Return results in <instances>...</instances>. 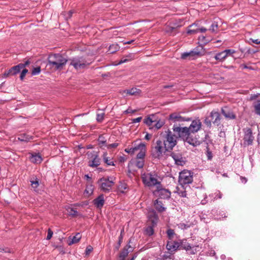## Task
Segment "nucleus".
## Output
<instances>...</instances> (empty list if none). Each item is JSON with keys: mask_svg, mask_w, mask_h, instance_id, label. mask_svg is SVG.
Masks as SVG:
<instances>
[{"mask_svg": "<svg viewBox=\"0 0 260 260\" xmlns=\"http://www.w3.org/2000/svg\"><path fill=\"white\" fill-rule=\"evenodd\" d=\"M124 92L126 94L134 95L140 94L141 93V90L140 89L136 88H132L130 89L125 90Z\"/></svg>", "mask_w": 260, "mask_h": 260, "instance_id": "obj_27", "label": "nucleus"}, {"mask_svg": "<svg viewBox=\"0 0 260 260\" xmlns=\"http://www.w3.org/2000/svg\"><path fill=\"white\" fill-rule=\"evenodd\" d=\"M163 125H164L163 122L160 121V120H159V121L155 120V122H154V124H153V128H154L155 131L158 130L159 128L161 127Z\"/></svg>", "mask_w": 260, "mask_h": 260, "instance_id": "obj_39", "label": "nucleus"}, {"mask_svg": "<svg viewBox=\"0 0 260 260\" xmlns=\"http://www.w3.org/2000/svg\"><path fill=\"white\" fill-rule=\"evenodd\" d=\"M151 135L147 133L145 136V139L147 140H149L151 139Z\"/></svg>", "mask_w": 260, "mask_h": 260, "instance_id": "obj_62", "label": "nucleus"}, {"mask_svg": "<svg viewBox=\"0 0 260 260\" xmlns=\"http://www.w3.org/2000/svg\"><path fill=\"white\" fill-rule=\"evenodd\" d=\"M181 58L182 59H188L189 60L194 59L196 58L192 50L188 52H186L182 53Z\"/></svg>", "mask_w": 260, "mask_h": 260, "instance_id": "obj_26", "label": "nucleus"}, {"mask_svg": "<svg viewBox=\"0 0 260 260\" xmlns=\"http://www.w3.org/2000/svg\"><path fill=\"white\" fill-rule=\"evenodd\" d=\"M154 206L155 209L160 213L163 212L166 210V208L161 201L158 199L156 200L154 202Z\"/></svg>", "mask_w": 260, "mask_h": 260, "instance_id": "obj_22", "label": "nucleus"}, {"mask_svg": "<svg viewBox=\"0 0 260 260\" xmlns=\"http://www.w3.org/2000/svg\"><path fill=\"white\" fill-rule=\"evenodd\" d=\"M156 191L157 192L158 196L160 199H168L170 198L171 191L168 189L161 188V185L157 186Z\"/></svg>", "mask_w": 260, "mask_h": 260, "instance_id": "obj_18", "label": "nucleus"}, {"mask_svg": "<svg viewBox=\"0 0 260 260\" xmlns=\"http://www.w3.org/2000/svg\"><path fill=\"white\" fill-rule=\"evenodd\" d=\"M53 234V231L50 229H49L47 232V236L46 239L48 240H50L52 238Z\"/></svg>", "mask_w": 260, "mask_h": 260, "instance_id": "obj_51", "label": "nucleus"}, {"mask_svg": "<svg viewBox=\"0 0 260 260\" xmlns=\"http://www.w3.org/2000/svg\"><path fill=\"white\" fill-rule=\"evenodd\" d=\"M240 179H241V182L244 184L246 183L247 181V178L241 176Z\"/></svg>", "mask_w": 260, "mask_h": 260, "instance_id": "obj_60", "label": "nucleus"}, {"mask_svg": "<svg viewBox=\"0 0 260 260\" xmlns=\"http://www.w3.org/2000/svg\"><path fill=\"white\" fill-rule=\"evenodd\" d=\"M41 72V67H38L33 69L31 72L32 75L39 74Z\"/></svg>", "mask_w": 260, "mask_h": 260, "instance_id": "obj_47", "label": "nucleus"}, {"mask_svg": "<svg viewBox=\"0 0 260 260\" xmlns=\"http://www.w3.org/2000/svg\"><path fill=\"white\" fill-rule=\"evenodd\" d=\"M166 248L171 252L175 251L177 249H179V242L175 241H168Z\"/></svg>", "mask_w": 260, "mask_h": 260, "instance_id": "obj_19", "label": "nucleus"}, {"mask_svg": "<svg viewBox=\"0 0 260 260\" xmlns=\"http://www.w3.org/2000/svg\"><path fill=\"white\" fill-rule=\"evenodd\" d=\"M123 234H124V229H123L120 232V235L119 236L118 238V241L117 242V245L115 246V249L116 250H118L120 247V245L122 242L123 240Z\"/></svg>", "mask_w": 260, "mask_h": 260, "instance_id": "obj_36", "label": "nucleus"}, {"mask_svg": "<svg viewBox=\"0 0 260 260\" xmlns=\"http://www.w3.org/2000/svg\"><path fill=\"white\" fill-rule=\"evenodd\" d=\"M127 188V184L124 182H119V183L118 186V190L121 192L124 193V190Z\"/></svg>", "mask_w": 260, "mask_h": 260, "instance_id": "obj_37", "label": "nucleus"}, {"mask_svg": "<svg viewBox=\"0 0 260 260\" xmlns=\"http://www.w3.org/2000/svg\"><path fill=\"white\" fill-rule=\"evenodd\" d=\"M138 160L136 161V166L139 168L141 169L143 167L144 165V158H137Z\"/></svg>", "mask_w": 260, "mask_h": 260, "instance_id": "obj_44", "label": "nucleus"}, {"mask_svg": "<svg viewBox=\"0 0 260 260\" xmlns=\"http://www.w3.org/2000/svg\"><path fill=\"white\" fill-rule=\"evenodd\" d=\"M68 61V59L59 53L49 54L48 57V64L51 68L56 70L62 69Z\"/></svg>", "mask_w": 260, "mask_h": 260, "instance_id": "obj_4", "label": "nucleus"}, {"mask_svg": "<svg viewBox=\"0 0 260 260\" xmlns=\"http://www.w3.org/2000/svg\"><path fill=\"white\" fill-rule=\"evenodd\" d=\"M244 133L243 143L244 147L251 146L253 144L254 137L253 136L252 129L250 127H246L243 129Z\"/></svg>", "mask_w": 260, "mask_h": 260, "instance_id": "obj_10", "label": "nucleus"}, {"mask_svg": "<svg viewBox=\"0 0 260 260\" xmlns=\"http://www.w3.org/2000/svg\"><path fill=\"white\" fill-rule=\"evenodd\" d=\"M135 112H136V110H133L132 109H127L126 111H125V113H135Z\"/></svg>", "mask_w": 260, "mask_h": 260, "instance_id": "obj_57", "label": "nucleus"}, {"mask_svg": "<svg viewBox=\"0 0 260 260\" xmlns=\"http://www.w3.org/2000/svg\"><path fill=\"white\" fill-rule=\"evenodd\" d=\"M191 124L188 127L191 133L193 136H196V133L201 129L202 122L199 118H197L193 120H191Z\"/></svg>", "mask_w": 260, "mask_h": 260, "instance_id": "obj_15", "label": "nucleus"}, {"mask_svg": "<svg viewBox=\"0 0 260 260\" xmlns=\"http://www.w3.org/2000/svg\"><path fill=\"white\" fill-rule=\"evenodd\" d=\"M254 109L255 114L260 116V100H258L257 104L254 105Z\"/></svg>", "mask_w": 260, "mask_h": 260, "instance_id": "obj_41", "label": "nucleus"}, {"mask_svg": "<svg viewBox=\"0 0 260 260\" xmlns=\"http://www.w3.org/2000/svg\"><path fill=\"white\" fill-rule=\"evenodd\" d=\"M93 250V248L91 246L86 247L85 252L86 254H89Z\"/></svg>", "mask_w": 260, "mask_h": 260, "instance_id": "obj_54", "label": "nucleus"}, {"mask_svg": "<svg viewBox=\"0 0 260 260\" xmlns=\"http://www.w3.org/2000/svg\"><path fill=\"white\" fill-rule=\"evenodd\" d=\"M27 72H28L27 69H24V68L23 69V70L21 73L20 76V78L21 80H23V79H24V77L25 76V75L27 73Z\"/></svg>", "mask_w": 260, "mask_h": 260, "instance_id": "obj_49", "label": "nucleus"}, {"mask_svg": "<svg viewBox=\"0 0 260 260\" xmlns=\"http://www.w3.org/2000/svg\"><path fill=\"white\" fill-rule=\"evenodd\" d=\"M151 116L153 117L154 115H152ZM144 122L145 123L150 126V129H153V124L155 122V120L152 119V118L151 117V116H149L145 118Z\"/></svg>", "mask_w": 260, "mask_h": 260, "instance_id": "obj_30", "label": "nucleus"}, {"mask_svg": "<svg viewBox=\"0 0 260 260\" xmlns=\"http://www.w3.org/2000/svg\"><path fill=\"white\" fill-rule=\"evenodd\" d=\"M157 177V175L154 173H144L141 176L143 184L148 187L161 185L160 182L158 181Z\"/></svg>", "mask_w": 260, "mask_h": 260, "instance_id": "obj_8", "label": "nucleus"}, {"mask_svg": "<svg viewBox=\"0 0 260 260\" xmlns=\"http://www.w3.org/2000/svg\"><path fill=\"white\" fill-rule=\"evenodd\" d=\"M119 145V143H114L113 144L107 145L106 147L108 149L114 148L117 147Z\"/></svg>", "mask_w": 260, "mask_h": 260, "instance_id": "obj_52", "label": "nucleus"}, {"mask_svg": "<svg viewBox=\"0 0 260 260\" xmlns=\"http://www.w3.org/2000/svg\"><path fill=\"white\" fill-rule=\"evenodd\" d=\"M18 139L21 142H28L32 139V137L27 135L26 134H22L20 135Z\"/></svg>", "mask_w": 260, "mask_h": 260, "instance_id": "obj_29", "label": "nucleus"}, {"mask_svg": "<svg viewBox=\"0 0 260 260\" xmlns=\"http://www.w3.org/2000/svg\"><path fill=\"white\" fill-rule=\"evenodd\" d=\"M240 67V68H241L243 69H252L251 67H248L245 64H241Z\"/></svg>", "mask_w": 260, "mask_h": 260, "instance_id": "obj_58", "label": "nucleus"}, {"mask_svg": "<svg viewBox=\"0 0 260 260\" xmlns=\"http://www.w3.org/2000/svg\"><path fill=\"white\" fill-rule=\"evenodd\" d=\"M124 151L128 154H130L131 155H133L134 154L132 148H126L125 149Z\"/></svg>", "mask_w": 260, "mask_h": 260, "instance_id": "obj_55", "label": "nucleus"}, {"mask_svg": "<svg viewBox=\"0 0 260 260\" xmlns=\"http://www.w3.org/2000/svg\"><path fill=\"white\" fill-rule=\"evenodd\" d=\"M191 249V246L186 242V240H181L179 242V249H185L186 251H188Z\"/></svg>", "mask_w": 260, "mask_h": 260, "instance_id": "obj_25", "label": "nucleus"}, {"mask_svg": "<svg viewBox=\"0 0 260 260\" xmlns=\"http://www.w3.org/2000/svg\"><path fill=\"white\" fill-rule=\"evenodd\" d=\"M9 76V75L7 73L6 71L0 75V77L2 78H6Z\"/></svg>", "mask_w": 260, "mask_h": 260, "instance_id": "obj_61", "label": "nucleus"}, {"mask_svg": "<svg viewBox=\"0 0 260 260\" xmlns=\"http://www.w3.org/2000/svg\"><path fill=\"white\" fill-rule=\"evenodd\" d=\"M104 116H105L104 113H100V114L98 113L96 114V121L98 122H102L103 121V120H104Z\"/></svg>", "mask_w": 260, "mask_h": 260, "instance_id": "obj_46", "label": "nucleus"}, {"mask_svg": "<svg viewBox=\"0 0 260 260\" xmlns=\"http://www.w3.org/2000/svg\"><path fill=\"white\" fill-rule=\"evenodd\" d=\"M178 227L182 230L187 229L189 227V225L186 224L184 223H180L179 224H178Z\"/></svg>", "mask_w": 260, "mask_h": 260, "instance_id": "obj_50", "label": "nucleus"}, {"mask_svg": "<svg viewBox=\"0 0 260 260\" xmlns=\"http://www.w3.org/2000/svg\"><path fill=\"white\" fill-rule=\"evenodd\" d=\"M174 86V84L164 85L162 86V88H163V89L170 88L173 87Z\"/></svg>", "mask_w": 260, "mask_h": 260, "instance_id": "obj_63", "label": "nucleus"}, {"mask_svg": "<svg viewBox=\"0 0 260 260\" xmlns=\"http://www.w3.org/2000/svg\"><path fill=\"white\" fill-rule=\"evenodd\" d=\"M168 152L161 140H157L151 147V155L153 159H160Z\"/></svg>", "mask_w": 260, "mask_h": 260, "instance_id": "obj_6", "label": "nucleus"}, {"mask_svg": "<svg viewBox=\"0 0 260 260\" xmlns=\"http://www.w3.org/2000/svg\"><path fill=\"white\" fill-rule=\"evenodd\" d=\"M214 57L216 60L220 62H222L226 58L223 51L216 53Z\"/></svg>", "mask_w": 260, "mask_h": 260, "instance_id": "obj_31", "label": "nucleus"}, {"mask_svg": "<svg viewBox=\"0 0 260 260\" xmlns=\"http://www.w3.org/2000/svg\"><path fill=\"white\" fill-rule=\"evenodd\" d=\"M31 187L34 189V191H37V188L39 185V179L37 178H31L30 180Z\"/></svg>", "mask_w": 260, "mask_h": 260, "instance_id": "obj_35", "label": "nucleus"}, {"mask_svg": "<svg viewBox=\"0 0 260 260\" xmlns=\"http://www.w3.org/2000/svg\"><path fill=\"white\" fill-rule=\"evenodd\" d=\"M218 29V24L216 22H214L211 24L209 30L213 32H216Z\"/></svg>", "mask_w": 260, "mask_h": 260, "instance_id": "obj_42", "label": "nucleus"}, {"mask_svg": "<svg viewBox=\"0 0 260 260\" xmlns=\"http://www.w3.org/2000/svg\"><path fill=\"white\" fill-rule=\"evenodd\" d=\"M207 31V29L205 27H199L197 24H192L188 26V30L187 31V34H194L199 32H205Z\"/></svg>", "mask_w": 260, "mask_h": 260, "instance_id": "obj_17", "label": "nucleus"}, {"mask_svg": "<svg viewBox=\"0 0 260 260\" xmlns=\"http://www.w3.org/2000/svg\"><path fill=\"white\" fill-rule=\"evenodd\" d=\"M142 119L141 117H137L133 119V123L139 122Z\"/></svg>", "mask_w": 260, "mask_h": 260, "instance_id": "obj_56", "label": "nucleus"}, {"mask_svg": "<svg viewBox=\"0 0 260 260\" xmlns=\"http://www.w3.org/2000/svg\"><path fill=\"white\" fill-rule=\"evenodd\" d=\"M81 238V235L79 233L76 234V235L73 236L72 238L70 236L69 239H71L72 240L69 242L68 244L71 245L72 244L78 243Z\"/></svg>", "mask_w": 260, "mask_h": 260, "instance_id": "obj_28", "label": "nucleus"}, {"mask_svg": "<svg viewBox=\"0 0 260 260\" xmlns=\"http://www.w3.org/2000/svg\"><path fill=\"white\" fill-rule=\"evenodd\" d=\"M171 152L170 156L173 158L176 165L183 166L185 164L186 158L183 156L181 151H174Z\"/></svg>", "mask_w": 260, "mask_h": 260, "instance_id": "obj_12", "label": "nucleus"}, {"mask_svg": "<svg viewBox=\"0 0 260 260\" xmlns=\"http://www.w3.org/2000/svg\"><path fill=\"white\" fill-rule=\"evenodd\" d=\"M29 159L34 164H40L43 160L42 156L39 153L31 154Z\"/></svg>", "mask_w": 260, "mask_h": 260, "instance_id": "obj_23", "label": "nucleus"}, {"mask_svg": "<svg viewBox=\"0 0 260 260\" xmlns=\"http://www.w3.org/2000/svg\"><path fill=\"white\" fill-rule=\"evenodd\" d=\"M169 120L172 122L177 124V122H181L183 121H190L191 118L185 117L182 116L180 113L174 112L169 115Z\"/></svg>", "mask_w": 260, "mask_h": 260, "instance_id": "obj_13", "label": "nucleus"}, {"mask_svg": "<svg viewBox=\"0 0 260 260\" xmlns=\"http://www.w3.org/2000/svg\"><path fill=\"white\" fill-rule=\"evenodd\" d=\"M98 141L100 145H104L106 144V140L102 135L99 136Z\"/></svg>", "mask_w": 260, "mask_h": 260, "instance_id": "obj_43", "label": "nucleus"}, {"mask_svg": "<svg viewBox=\"0 0 260 260\" xmlns=\"http://www.w3.org/2000/svg\"><path fill=\"white\" fill-rule=\"evenodd\" d=\"M221 114L227 120H233L236 118V114L228 107H224L221 108V113L216 110H213L208 117L205 118L204 123L208 128H211L212 123L218 126L221 125V120L222 118Z\"/></svg>", "mask_w": 260, "mask_h": 260, "instance_id": "obj_1", "label": "nucleus"}, {"mask_svg": "<svg viewBox=\"0 0 260 260\" xmlns=\"http://www.w3.org/2000/svg\"><path fill=\"white\" fill-rule=\"evenodd\" d=\"M68 61H70V65L77 71L87 68L93 61L87 56H75L69 59Z\"/></svg>", "mask_w": 260, "mask_h": 260, "instance_id": "obj_3", "label": "nucleus"}, {"mask_svg": "<svg viewBox=\"0 0 260 260\" xmlns=\"http://www.w3.org/2000/svg\"><path fill=\"white\" fill-rule=\"evenodd\" d=\"M223 52H224L225 55L226 57L229 56L234 57L233 54L236 53V51L233 49H225L223 50Z\"/></svg>", "mask_w": 260, "mask_h": 260, "instance_id": "obj_45", "label": "nucleus"}, {"mask_svg": "<svg viewBox=\"0 0 260 260\" xmlns=\"http://www.w3.org/2000/svg\"><path fill=\"white\" fill-rule=\"evenodd\" d=\"M172 129L177 138H181L184 141L193 146H197L200 144V141L196 137V136L192 135L188 127H182L180 123L174 124Z\"/></svg>", "mask_w": 260, "mask_h": 260, "instance_id": "obj_2", "label": "nucleus"}, {"mask_svg": "<svg viewBox=\"0 0 260 260\" xmlns=\"http://www.w3.org/2000/svg\"><path fill=\"white\" fill-rule=\"evenodd\" d=\"M147 217L150 224L146 228L145 232L146 235L151 236L154 234V228L156 226L159 218L156 211L154 209L149 210Z\"/></svg>", "mask_w": 260, "mask_h": 260, "instance_id": "obj_7", "label": "nucleus"}, {"mask_svg": "<svg viewBox=\"0 0 260 260\" xmlns=\"http://www.w3.org/2000/svg\"><path fill=\"white\" fill-rule=\"evenodd\" d=\"M107 153L105 152L103 154V160L105 163H106L108 166H115L114 161L112 160V158H110L107 156Z\"/></svg>", "mask_w": 260, "mask_h": 260, "instance_id": "obj_33", "label": "nucleus"}, {"mask_svg": "<svg viewBox=\"0 0 260 260\" xmlns=\"http://www.w3.org/2000/svg\"><path fill=\"white\" fill-rule=\"evenodd\" d=\"M101 190L104 192H109L112 186L114 184V182L112 180H109V178H101L98 181Z\"/></svg>", "mask_w": 260, "mask_h": 260, "instance_id": "obj_11", "label": "nucleus"}, {"mask_svg": "<svg viewBox=\"0 0 260 260\" xmlns=\"http://www.w3.org/2000/svg\"><path fill=\"white\" fill-rule=\"evenodd\" d=\"M134 153L139 151L137 155V158H144L146 155V145L143 143H141L137 146L132 147Z\"/></svg>", "mask_w": 260, "mask_h": 260, "instance_id": "obj_14", "label": "nucleus"}, {"mask_svg": "<svg viewBox=\"0 0 260 260\" xmlns=\"http://www.w3.org/2000/svg\"><path fill=\"white\" fill-rule=\"evenodd\" d=\"M25 67V64H22V63H20L17 66H14L11 68V70H13V73L14 75H16V74L19 73L21 69H23Z\"/></svg>", "mask_w": 260, "mask_h": 260, "instance_id": "obj_34", "label": "nucleus"}, {"mask_svg": "<svg viewBox=\"0 0 260 260\" xmlns=\"http://www.w3.org/2000/svg\"><path fill=\"white\" fill-rule=\"evenodd\" d=\"M119 47L118 44H112L109 46V51L110 53L113 54L118 51Z\"/></svg>", "mask_w": 260, "mask_h": 260, "instance_id": "obj_38", "label": "nucleus"}, {"mask_svg": "<svg viewBox=\"0 0 260 260\" xmlns=\"http://www.w3.org/2000/svg\"><path fill=\"white\" fill-rule=\"evenodd\" d=\"M167 236L170 240H172L174 235H175L174 230L171 229H169L166 232Z\"/></svg>", "mask_w": 260, "mask_h": 260, "instance_id": "obj_40", "label": "nucleus"}, {"mask_svg": "<svg viewBox=\"0 0 260 260\" xmlns=\"http://www.w3.org/2000/svg\"><path fill=\"white\" fill-rule=\"evenodd\" d=\"M161 137L162 139L161 141L166 146L167 151L171 152L177 143V137L176 134H173L170 129H168L165 133L162 134Z\"/></svg>", "mask_w": 260, "mask_h": 260, "instance_id": "obj_5", "label": "nucleus"}, {"mask_svg": "<svg viewBox=\"0 0 260 260\" xmlns=\"http://www.w3.org/2000/svg\"><path fill=\"white\" fill-rule=\"evenodd\" d=\"M178 193L181 197H186L187 195L186 191L185 190H179Z\"/></svg>", "mask_w": 260, "mask_h": 260, "instance_id": "obj_53", "label": "nucleus"}, {"mask_svg": "<svg viewBox=\"0 0 260 260\" xmlns=\"http://www.w3.org/2000/svg\"><path fill=\"white\" fill-rule=\"evenodd\" d=\"M206 155L208 160H211L212 158V152L210 150V149L208 146L206 148Z\"/></svg>", "mask_w": 260, "mask_h": 260, "instance_id": "obj_48", "label": "nucleus"}, {"mask_svg": "<svg viewBox=\"0 0 260 260\" xmlns=\"http://www.w3.org/2000/svg\"><path fill=\"white\" fill-rule=\"evenodd\" d=\"M104 196L103 194L99 196L93 200V204L99 209H101L104 204Z\"/></svg>", "mask_w": 260, "mask_h": 260, "instance_id": "obj_21", "label": "nucleus"}, {"mask_svg": "<svg viewBox=\"0 0 260 260\" xmlns=\"http://www.w3.org/2000/svg\"><path fill=\"white\" fill-rule=\"evenodd\" d=\"M252 42L256 44H260V40L259 39H255V40H253V39H251Z\"/></svg>", "mask_w": 260, "mask_h": 260, "instance_id": "obj_64", "label": "nucleus"}, {"mask_svg": "<svg viewBox=\"0 0 260 260\" xmlns=\"http://www.w3.org/2000/svg\"><path fill=\"white\" fill-rule=\"evenodd\" d=\"M67 211H68V212L69 213V216H71L72 217H77L78 216H80L81 217L82 216V215L81 214L79 213L77 210H75L73 208L69 207L67 209Z\"/></svg>", "mask_w": 260, "mask_h": 260, "instance_id": "obj_32", "label": "nucleus"}, {"mask_svg": "<svg viewBox=\"0 0 260 260\" xmlns=\"http://www.w3.org/2000/svg\"><path fill=\"white\" fill-rule=\"evenodd\" d=\"M88 156H90V158L91 159L88 162V166L92 168H95L100 165L101 159L99 157V155L96 152L93 151L92 153L88 154Z\"/></svg>", "mask_w": 260, "mask_h": 260, "instance_id": "obj_16", "label": "nucleus"}, {"mask_svg": "<svg viewBox=\"0 0 260 260\" xmlns=\"http://www.w3.org/2000/svg\"><path fill=\"white\" fill-rule=\"evenodd\" d=\"M192 172L184 170L180 173L179 182L181 185L189 184L193 181Z\"/></svg>", "mask_w": 260, "mask_h": 260, "instance_id": "obj_9", "label": "nucleus"}, {"mask_svg": "<svg viewBox=\"0 0 260 260\" xmlns=\"http://www.w3.org/2000/svg\"><path fill=\"white\" fill-rule=\"evenodd\" d=\"M192 51L196 58L202 56L204 54V50L201 46H197Z\"/></svg>", "mask_w": 260, "mask_h": 260, "instance_id": "obj_24", "label": "nucleus"}, {"mask_svg": "<svg viewBox=\"0 0 260 260\" xmlns=\"http://www.w3.org/2000/svg\"><path fill=\"white\" fill-rule=\"evenodd\" d=\"M211 213L217 219H221L227 217L226 213L219 209H213L212 210Z\"/></svg>", "mask_w": 260, "mask_h": 260, "instance_id": "obj_20", "label": "nucleus"}, {"mask_svg": "<svg viewBox=\"0 0 260 260\" xmlns=\"http://www.w3.org/2000/svg\"><path fill=\"white\" fill-rule=\"evenodd\" d=\"M129 60L127 59H123V58H122L119 61V62L117 63V64H122L123 63H124V62H126L127 61H128Z\"/></svg>", "mask_w": 260, "mask_h": 260, "instance_id": "obj_59", "label": "nucleus"}]
</instances>
